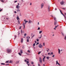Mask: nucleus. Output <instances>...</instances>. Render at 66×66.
<instances>
[{"instance_id":"nucleus-27","label":"nucleus","mask_w":66,"mask_h":66,"mask_svg":"<svg viewBox=\"0 0 66 66\" xmlns=\"http://www.w3.org/2000/svg\"><path fill=\"white\" fill-rule=\"evenodd\" d=\"M37 42H39V39H37V40H36Z\"/></svg>"},{"instance_id":"nucleus-32","label":"nucleus","mask_w":66,"mask_h":66,"mask_svg":"<svg viewBox=\"0 0 66 66\" xmlns=\"http://www.w3.org/2000/svg\"><path fill=\"white\" fill-rule=\"evenodd\" d=\"M40 53H41V52H38V54H39Z\"/></svg>"},{"instance_id":"nucleus-26","label":"nucleus","mask_w":66,"mask_h":66,"mask_svg":"<svg viewBox=\"0 0 66 66\" xmlns=\"http://www.w3.org/2000/svg\"><path fill=\"white\" fill-rule=\"evenodd\" d=\"M17 12H20V10L19 9H18L17 10Z\"/></svg>"},{"instance_id":"nucleus-49","label":"nucleus","mask_w":66,"mask_h":66,"mask_svg":"<svg viewBox=\"0 0 66 66\" xmlns=\"http://www.w3.org/2000/svg\"><path fill=\"white\" fill-rule=\"evenodd\" d=\"M43 46H45V43H44L43 44Z\"/></svg>"},{"instance_id":"nucleus-37","label":"nucleus","mask_w":66,"mask_h":66,"mask_svg":"<svg viewBox=\"0 0 66 66\" xmlns=\"http://www.w3.org/2000/svg\"><path fill=\"white\" fill-rule=\"evenodd\" d=\"M43 62H45V59L43 58Z\"/></svg>"},{"instance_id":"nucleus-29","label":"nucleus","mask_w":66,"mask_h":66,"mask_svg":"<svg viewBox=\"0 0 66 66\" xmlns=\"http://www.w3.org/2000/svg\"><path fill=\"white\" fill-rule=\"evenodd\" d=\"M59 26L58 25H57V26H56L55 27V28H57V27H58Z\"/></svg>"},{"instance_id":"nucleus-36","label":"nucleus","mask_w":66,"mask_h":66,"mask_svg":"<svg viewBox=\"0 0 66 66\" xmlns=\"http://www.w3.org/2000/svg\"><path fill=\"white\" fill-rule=\"evenodd\" d=\"M33 46H35V43H34L33 44Z\"/></svg>"},{"instance_id":"nucleus-58","label":"nucleus","mask_w":66,"mask_h":66,"mask_svg":"<svg viewBox=\"0 0 66 66\" xmlns=\"http://www.w3.org/2000/svg\"><path fill=\"white\" fill-rule=\"evenodd\" d=\"M26 60H27V61H29V59H28L27 58H26Z\"/></svg>"},{"instance_id":"nucleus-8","label":"nucleus","mask_w":66,"mask_h":66,"mask_svg":"<svg viewBox=\"0 0 66 66\" xmlns=\"http://www.w3.org/2000/svg\"><path fill=\"white\" fill-rule=\"evenodd\" d=\"M58 53L59 54H61V51H60V49H58Z\"/></svg>"},{"instance_id":"nucleus-17","label":"nucleus","mask_w":66,"mask_h":66,"mask_svg":"<svg viewBox=\"0 0 66 66\" xmlns=\"http://www.w3.org/2000/svg\"><path fill=\"white\" fill-rule=\"evenodd\" d=\"M54 20H55V21H56V18L55 17H54Z\"/></svg>"},{"instance_id":"nucleus-12","label":"nucleus","mask_w":66,"mask_h":66,"mask_svg":"<svg viewBox=\"0 0 66 66\" xmlns=\"http://www.w3.org/2000/svg\"><path fill=\"white\" fill-rule=\"evenodd\" d=\"M32 22V21H31L29 20L28 22L29 23H31Z\"/></svg>"},{"instance_id":"nucleus-3","label":"nucleus","mask_w":66,"mask_h":66,"mask_svg":"<svg viewBox=\"0 0 66 66\" xmlns=\"http://www.w3.org/2000/svg\"><path fill=\"white\" fill-rule=\"evenodd\" d=\"M38 47L40 48H43V45H42L41 44H40V45H38Z\"/></svg>"},{"instance_id":"nucleus-2","label":"nucleus","mask_w":66,"mask_h":66,"mask_svg":"<svg viewBox=\"0 0 66 66\" xmlns=\"http://www.w3.org/2000/svg\"><path fill=\"white\" fill-rule=\"evenodd\" d=\"M64 1H62L61 2H60V4L62 5H63L64 4Z\"/></svg>"},{"instance_id":"nucleus-63","label":"nucleus","mask_w":66,"mask_h":66,"mask_svg":"<svg viewBox=\"0 0 66 66\" xmlns=\"http://www.w3.org/2000/svg\"><path fill=\"white\" fill-rule=\"evenodd\" d=\"M35 43H37V42H36V41H35Z\"/></svg>"},{"instance_id":"nucleus-41","label":"nucleus","mask_w":66,"mask_h":66,"mask_svg":"<svg viewBox=\"0 0 66 66\" xmlns=\"http://www.w3.org/2000/svg\"><path fill=\"white\" fill-rule=\"evenodd\" d=\"M61 34L62 35H63V36H64V34L63 33L61 32Z\"/></svg>"},{"instance_id":"nucleus-1","label":"nucleus","mask_w":66,"mask_h":66,"mask_svg":"<svg viewBox=\"0 0 66 66\" xmlns=\"http://www.w3.org/2000/svg\"><path fill=\"white\" fill-rule=\"evenodd\" d=\"M6 51L8 53H11V52H12V50H11L10 49H7L6 50Z\"/></svg>"},{"instance_id":"nucleus-57","label":"nucleus","mask_w":66,"mask_h":66,"mask_svg":"<svg viewBox=\"0 0 66 66\" xmlns=\"http://www.w3.org/2000/svg\"><path fill=\"white\" fill-rule=\"evenodd\" d=\"M48 55H50V53H48Z\"/></svg>"},{"instance_id":"nucleus-61","label":"nucleus","mask_w":66,"mask_h":66,"mask_svg":"<svg viewBox=\"0 0 66 66\" xmlns=\"http://www.w3.org/2000/svg\"><path fill=\"white\" fill-rule=\"evenodd\" d=\"M14 13H16V11H14Z\"/></svg>"},{"instance_id":"nucleus-28","label":"nucleus","mask_w":66,"mask_h":66,"mask_svg":"<svg viewBox=\"0 0 66 66\" xmlns=\"http://www.w3.org/2000/svg\"><path fill=\"white\" fill-rule=\"evenodd\" d=\"M1 1L2 2H3H3H4V1H3V0H1Z\"/></svg>"},{"instance_id":"nucleus-23","label":"nucleus","mask_w":66,"mask_h":66,"mask_svg":"<svg viewBox=\"0 0 66 66\" xmlns=\"http://www.w3.org/2000/svg\"><path fill=\"white\" fill-rule=\"evenodd\" d=\"M56 65H57V64L58 63H58V61H57H57L56 62Z\"/></svg>"},{"instance_id":"nucleus-33","label":"nucleus","mask_w":66,"mask_h":66,"mask_svg":"<svg viewBox=\"0 0 66 66\" xmlns=\"http://www.w3.org/2000/svg\"><path fill=\"white\" fill-rule=\"evenodd\" d=\"M50 54L51 55V54H52V55H53V52H52L51 53H50Z\"/></svg>"},{"instance_id":"nucleus-56","label":"nucleus","mask_w":66,"mask_h":66,"mask_svg":"<svg viewBox=\"0 0 66 66\" xmlns=\"http://www.w3.org/2000/svg\"><path fill=\"white\" fill-rule=\"evenodd\" d=\"M46 58V56H44L43 59H45Z\"/></svg>"},{"instance_id":"nucleus-44","label":"nucleus","mask_w":66,"mask_h":66,"mask_svg":"<svg viewBox=\"0 0 66 66\" xmlns=\"http://www.w3.org/2000/svg\"><path fill=\"white\" fill-rule=\"evenodd\" d=\"M64 39L66 40V36H65Z\"/></svg>"},{"instance_id":"nucleus-38","label":"nucleus","mask_w":66,"mask_h":66,"mask_svg":"<svg viewBox=\"0 0 66 66\" xmlns=\"http://www.w3.org/2000/svg\"><path fill=\"white\" fill-rule=\"evenodd\" d=\"M17 37L16 35H15V38H14V39H16V38Z\"/></svg>"},{"instance_id":"nucleus-40","label":"nucleus","mask_w":66,"mask_h":66,"mask_svg":"<svg viewBox=\"0 0 66 66\" xmlns=\"http://www.w3.org/2000/svg\"><path fill=\"white\" fill-rule=\"evenodd\" d=\"M28 51L29 53H30V50H28Z\"/></svg>"},{"instance_id":"nucleus-25","label":"nucleus","mask_w":66,"mask_h":66,"mask_svg":"<svg viewBox=\"0 0 66 66\" xmlns=\"http://www.w3.org/2000/svg\"><path fill=\"white\" fill-rule=\"evenodd\" d=\"M6 63H9V61H7L6 62Z\"/></svg>"},{"instance_id":"nucleus-48","label":"nucleus","mask_w":66,"mask_h":66,"mask_svg":"<svg viewBox=\"0 0 66 66\" xmlns=\"http://www.w3.org/2000/svg\"><path fill=\"white\" fill-rule=\"evenodd\" d=\"M60 13H62V11H61V10H60Z\"/></svg>"},{"instance_id":"nucleus-21","label":"nucleus","mask_w":66,"mask_h":66,"mask_svg":"<svg viewBox=\"0 0 66 66\" xmlns=\"http://www.w3.org/2000/svg\"><path fill=\"white\" fill-rule=\"evenodd\" d=\"M42 35H41V37H38V38H39V39L41 38H42Z\"/></svg>"},{"instance_id":"nucleus-15","label":"nucleus","mask_w":66,"mask_h":66,"mask_svg":"<svg viewBox=\"0 0 66 66\" xmlns=\"http://www.w3.org/2000/svg\"><path fill=\"white\" fill-rule=\"evenodd\" d=\"M26 19L24 20V22H25V23H27V22H28V21L27 20L26 21Z\"/></svg>"},{"instance_id":"nucleus-59","label":"nucleus","mask_w":66,"mask_h":66,"mask_svg":"<svg viewBox=\"0 0 66 66\" xmlns=\"http://www.w3.org/2000/svg\"><path fill=\"white\" fill-rule=\"evenodd\" d=\"M33 33L31 34V36H32L33 35Z\"/></svg>"},{"instance_id":"nucleus-22","label":"nucleus","mask_w":66,"mask_h":66,"mask_svg":"<svg viewBox=\"0 0 66 66\" xmlns=\"http://www.w3.org/2000/svg\"><path fill=\"white\" fill-rule=\"evenodd\" d=\"M19 61H18L16 62V64H17V63H19Z\"/></svg>"},{"instance_id":"nucleus-31","label":"nucleus","mask_w":66,"mask_h":66,"mask_svg":"<svg viewBox=\"0 0 66 66\" xmlns=\"http://www.w3.org/2000/svg\"><path fill=\"white\" fill-rule=\"evenodd\" d=\"M5 64V63H1V65H4Z\"/></svg>"},{"instance_id":"nucleus-51","label":"nucleus","mask_w":66,"mask_h":66,"mask_svg":"<svg viewBox=\"0 0 66 66\" xmlns=\"http://www.w3.org/2000/svg\"><path fill=\"white\" fill-rule=\"evenodd\" d=\"M3 10L2 9H1V10H0V12H1V11H2Z\"/></svg>"},{"instance_id":"nucleus-42","label":"nucleus","mask_w":66,"mask_h":66,"mask_svg":"<svg viewBox=\"0 0 66 66\" xmlns=\"http://www.w3.org/2000/svg\"><path fill=\"white\" fill-rule=\"evenodd\" d=\"M38 66H40V64H39L38 63Z\"/></svg>"},{"instance_id":"nucleus-55","label":"nucleus","mask_w":66,"mask_h":66,"mask_svg":"<svg viewBox=\"0 0 66 66\" xmlns=\"http://www.w3.org/2000/svg\"><path fill=\"white\" fill-rule=\"evenodd\" d=\"M54 57V55H53L52 56V57Z\"/></svg>"},{"instance_id":"nucleus-34","label":"nucleus","mask_w":66,"mask_h":66,"mask_svg":"<svg viewBox=\"0 0 66 66\" xmlns=\"http://www.w3.org/2000/svg\"><path fill=\"white\" fill-rule=\"evenodd\" d=\"M27 42H29V40L28 39H27Z\"/></svg>"},{"instance_id":"nucleus-20","label":"nucleus","mask_w":66,"mask_h":66,"mask_svg":"<svg viewBox=\"0 0 66 66\" xmlns=\"http://www.w3.org/2000/svg\"><path fill=\"white\" fill-rule=\"evenodd\" d=\"M18 54H19V55L20 56H21V53H19Z\"/></svg>"},{"instance_id":"nucleus-60","label":"nucleus","mask_w":66,"mask_h":66,"mask_svg":"<svg viewBox=\"0 0 66 66\" xmlns=\"http://www.w3.org/2000/svg\"><path fill=\"white\" fill-rule=\"evenodd\" d=\"M54 30H56V28H54Z\"/></svg>"},{"instance_id":"nucleus-13","label":"nucleus","mask_w":66,"mask_h":66,"mask_svg":"<svg viewBox=\"0 0 66 66\" xmlns=\"http://www.w3.org/2000/svg\"><path fill=\"white\" fill-rule=\"evenodd\" d=\"M16 7L17 9H19V7H20V6H17Z\"/></svg>"},{"instance_id":"nucleus-53","label":"nucleus","mask_w":66,"mask_h":66,"mask_svg":"<svg viewBox=\"0 0 66 66\" xmlns=\"http://www.w3.org/2000/svg\"><path fill=\"white\" fill-rule=\"evenodd\" d=\"M39 59H40V60H42V59H41V57H40Z\"/></svg>"},{"instance_id":"nucleus-46","label":"nucleus","mask_w":66,"mask_h":66,"mask_svg":"<svg viewBox=\"0 0 66 66\" xmlns=\"http://www.w3.org/2000/svg\"><path fill=\"white\" fill-rule=\"evenodd\" d=\"M27 35V34H24V36H26Z\"/></svg>"},{"instance_id":"nucleus-11","label":"nucleus","mask_w":66,"mask_h":66,"mask_svg":"<svg viewBox=\"0 0 66 66\" xmlns=\"http://www.w3.org/2000/svg\"><path fill=\"white\" fill-rule=\"evenodd\" d=\"M39 62L40 64H42V60H39Z\"/></svg>"},{"instance_id":"nucleus-45","label":"nucleus","mask_w":66,"mask_h":66,"mask_svg":"<svg viewBox=\"0 0 66 66\" xmlns=\"http://www.w3.org/2000/svg\"><path fill=\"white\" fill-rule=\"evenodd\" d=\"M38 44H39V42H37V44H36V45H37Z\"/></svg>"},{"instance_id":"nucleus-30","label":"nucleus","mask_w":66,"mask_h":66,"mask_svg":"<svg viewBox=\"0 0 66 66\" xmlns=\"http://www.w3.org/2000/svg\"><path fill=\"white\" fill-rule=\"evenodd\" d=\"M50 50L49 48H48V50H47V52H49V51Z\"/></svg>"},{"instance_id":"nucleus-18","label":"nucleus","mask_w":66,"mask_h":66,"mask_svg":"<svg viewBox=\"0 0 66 66\" xmlns=\"http://www.w3.org/2000/svg\"><path fill=\"white\" fill-rule=\"evenodd\" d=\"M27 39H29V38H30V37L28 36L27 37Z\"/></svg>"},{"instance_id":"nucleus-6","label":"nucleus","mask_w":66,"mask_h":66,"mask_svg":"<svg viewBox=\"0 0 66 66\" xmlns=\"http://www.w3.org/2000/svg\"><path fill=\"white\" fill-rule=\"evenodd\" d=\"M44 3H42L41 5V8L42 9L43 7V6H44Z\"/></svg>"},{"instance_id":"nucleus-62","label":"nucleus","mask_w":66,"mask_h":66,"mask_svg":"<svg viewBox=\"0 0 66 66\" xmlns=\"http://www.w3.org/2000/svg\"><path fill=\"white\" fill-rule=\"evenodd\" d=\"M64 14H65V15L66 16V13H65V12L64 13Z\"/></svg>"},{"instance_id":"nucleus-10","label":"nucleus","mask_w":66,"mask_h":66,"mask_svg":"<svg viewBox=\"0 0 66 66\" xmlns=\"http://www.w3.org/2000/svg\"><path fill=\"white\" fill-rule=\"evenodd\" d=\"M20 53L21 54H22L23 53V52L22 51V50H20Z\"/></svg>"},{"instance_id":"nucleus-5","label":"nucleus","mask_w":66,"mask_h":66,"mask_svg":"<svg viewBox=\"0 0 66 66\" xmlns=\"http://www.w3.org/2000/svg\"><path fill=\"white\" fill-rule=\"evenodd\" d=\"M54 24L55 26H56L57 24V21H55Z\"/></svg>"},{"instance_id":"nucleus-47","label":"nucleus","mask_w":66,"mask_h":66,"mask_svg":"<svg viewBox=\"0 0 66 66\" xmlns=\"http://www.w3.org/2000/svg\"><path fill=\"white\" fill-rule=\"evenodd\" d=\"M12 61H10L9 62V63H12Z\"/></svg>"},{"instance_id":"nucleus-9","label":"nucleus","mask_w":66,"mask_h":66,"mask_svg":"<svg viewBox=\"0 0 66 66\" xmlns=\"http://www.w3.org/2000/svg\"><path fill=\"white\" fill-rule=\"evenodd\" d=\"M16 19L18 20H20V19H19L18 16L17 17H16Z\"/></svg>"},{"instance_id":"nucleus-43","label":"nucleus","mask_w":66,"mask_h":66,"mask_svg":"<svg viewBox=\"0 0 66 66\" xmlns=\"http://www.w3.org/2000/svg\"><path fill=\"white\" fill-rule=\"evenodd\" d=\"M62 9L64 10H66V8H62Z\"/></svg>"},{"instance_id":"nucleus-35","label":"nucleus","mask_w":66,"mask_h":66,"mask_svg":"<svg viewBox=\"0 0 66 66\" xmlns=\"http://www.w3.org/2000/svg\"><path fill=\"white\" fill-rule=\"evenodd\" d=\"M35 36V35H34L31 38H33Z\"/></svg>"},{"instance_id":"nucleus-39","label":"nucleus","mask_w":66,"mask_h":66,"mask_svg":"<svg viewBox=\"0 0 66 66\" xmlns=\"http://www.w3.org/2000/svg\"><path fill=\"white\" fill-rule=\"evenodd\" d=\"M31 62V64H34V62H33L32 61Z\"/></svg>"},{"instance_id":"nucleus-52","label":"nucleus","mask_w":66,"mask_h":66,"mask_svg":"<svg viewBox=\"0 0 66 66\" xmlns=\"http://www.w3.org/2000/svg\"><path fill=\"white\" fill-rule=\"evenodd\" d=\"M39 29H40V28L38 27V30H39Z\"/></svg>"},{"instance_id":"nucleus-19","label":"nucleus","mask_w":66,"mask_h":66,"mask_svg":"<svg viewBox=\"0 0 66 66\" xmlns=\"http://www.w3.org/2000/svg\"><path fill=\"white\" fill-rule=\"evenodd\" d=\"M46 59H47V60H49V56L47 57Z\"/></svg>"},{"instance_id":"nucleus-50","label":"nucleus","mask_w":66,"mask_h":66,"mask_svg":"<svg viewBox=\"0 0 66 66\" xmlns=\"http://www.w3.org/2000/svg\"><path fill=\"white\" fill-rule=\"evenodd\" d=\"M17 2V1H15L14 2V3H16V2Z\"/></svg>"},{"instance_id":"nucleus-4","label":"nucleus","mask_w":66,"mask_h":66,"mask_svg":"<svg viewBox=\"0 0 66 66\" xmlns=\"http://www.w3.org/2000/svg\"><path fill=\"white\" fill-rule=\"evenodd\" d=\"M23 24L24 26V28L25 27V24H26V23L25 22H24V21L23 22Z\"/></svg>"},{"instance_id":"nucleus-16","label":"nucleus","mask_w":66,"mask_h":66,"mask_svg":"<svg viewBox=\"0 0 66 66\" xmlns=\"http://www.w3.org/2000/svg\"><path fill=\"white\" fill-rule=\"evenodd\" d=\"M23 38H22L21 40V43H22V42H23Z\"/></svg>"},{"instance_id":"nucleus-64","label":"nucleus","mask_w":66,"mask_h":66,"mask_svg":"<svg viewBox=\"0 0 66 66\" xmlns=\"http://www.w3.org/2000/svg\"><path fill=\"white\" fill-rule=\"evenodd\" d=\"M22 48H23V49H24V46H23Z\"/></svg>"},{"instance_id":"nucleus-14","label":"nucleus","mask_w":66,"mask_h":66,"mask_svg":"<svg viewBox=\"0 0 66 66\" xmlns=\"http://www.w3.org/2000/svg\"><path fill=\"white\" fill-rule=\"evenodd\" d=\"M48 10L49 12L50 11V7H48Z\"/></svg>"},{"instance_id":"nucleus-7","label":"nucleus","mask_w":66,"mask_h":66,"mask_svg":"<svg viewBox=\"0 0 66 66\" xmlns=\"http://www.w3.org/2000/svg\"><path fill=\"white\" fill-rule=\"evenodd\" d=\"M24 61L25 62H27V63H28V64L29 63V61H27V60H26V59L24 60Z\"/></svg>"},{"instance_id":"nucleus-24","label":"nucleus","mask_w":66,"mask_h":66,"mask_svg":"<svg viewBox=\"0 0 66 66\" xmlns=\"http://www.w3.org/2000/svg\"><path fill=\"white\" fill-rule=\"evenodd\" d=\"M42 33V31H40L39 32V34H40L41 33Z\"/></svg>"},{"instance_id":"nucleus-54","label":"nucleus","mask_w":66,"mask_h":66,"mask_svg":"<svg viewBox=\"0 0 66 66\" xmlns=\"http://www.w3.org/2000/svg\"><path fill=\"white\" fill-rule=\"evenodd\" d=\"M19 3H18V5H17V6H19Z\"/></svg>"}]
</instances>
